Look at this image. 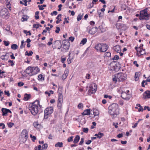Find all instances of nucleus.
Masks as SVG:
<instances>
[{
    "instance_id": "obj_46",
    "label": "nucleus",
    "mask_w": 150,
    "mask_h": 150,
    "mask_svg": "<svg viewBox=\"0 0 150 150\" xmlns=\"http://www.w3.org/2000/svg\"><path fill=\"white\" fill-rule=\"evenodd\" d=\"M135 49L136 50L137 52V55L138 57L140 56V55H139V53H138V52H139V50H138L139 49V47H135Z\"/></svg>"
},
{
    "instance_id": "obj_34",
    "label": "nucleus",
    "mask_w": 150,
    "mask_h": 150,
    "mask_svg": "<svg viewBox=\"0 0 150 150\" xmlns=\"http://www.w3.org/2000/svg\"><path fill=\"white\" fill-rule=\"evenodd\" d=\"M139 75L137 72H136L135 74L134 78L135 80L136 81H138L139 79Z\"/></svg>"
},
{
    "instance_id": "obj_52",
    "label": "nucleus",
    "mask_w": 150,
    "mask_h": 150,
    "mask_svg": "<svg viewBox=\"0 0 150 150\" xmlns=\"http://www.w3.org/2000/svg\"><path fill=\"white\" fill-rule=\"evenodd\" d=\"M123 136V134L122 133L119 134L117 136V137L119 138H120L122 137Z\"/></svg>"
},
{
    "instance_id": "obj_12",
    "label": "nucleus",
    "mask_w": 150,
    "mask_h": 150,
    "mask_svg": "<svg viewBox=\"0 0 150 150\" xmlns=\"http://www.w3.org/2000/svg\"><path fill=\"white\" fill-rule=\"evenodd\" d=\"M53 112V108L52 107L47 108L44 111L45 113H47L48 114H50Z\"/></svg>"
},
{
    "instance_id": "obj_41",
    "label": "nucleus",
    "mask_w": 150,
    "mask_h": 150,
    "mask_svg": "<svg viewBox=\"0 0 150 150\" xmlns=\"http://www.w3.org/2000/svg\"><path fill=\"white\" fill-rule=\"evenodd\" d=\"M39 27V23H38L36 24H34L33 25V28L37 29Z\"/></svg>"
},
{
    "instance_id": "obj_10",
    "label": "nucleus",
    "mask_w": 150,
    "mask_h": 150,
    "mask_svg": "<svg viewBox=\"0 0 150 150\" xmlns=\"http://www.w3.org/2000/svg\"><path fill=\"white\" fill-rule=\"evenodd\" d=\"M94 88L93 86H91L89 87L88 90V93L89 94H91L94 93L97 90L96 85V84L94 83Z\"/></svg>"
},
{
    "instance_id": "obj_56",
    "label": "nucleus",
    "mask_w": 150,
    "mask_h": 150,
    "mask_svg": "<svg viewBox=\"0 0 150 150\" xmlns=\"http://www.w3.org/2000/svg\"><path fill=\"white\" fill-rule=\"evenodd\" d=\"M4 92L5 93V95L7 96H9L10 94L9 93V92L8 91H4Z\"/></svg>"
},
{
    "instance_id": "obj_25",
    "label": "nucleus",
    "mask_w": 150,
    "mask_h": 150,
    "mask_svg": "<svg viewBox=\"0 0 150 150\" xmlns=\"http://www.w3.org/2000/svg\"><path fill=\"white\" fill-rule=\"evenodd\" d=\"M63 143L62 142H58L55 144V146L56 147H62L63 146Z\"/></svg>"
},
{
    "instance_id": "obj_6",
    "label": "nucleus",
    "mask_w": 150,
    "mask_h": 150,
    "mask_svg": "<svg viewBox=\"0 0 150 150\" xmlns=\"http://www.w3.org/2000/svg\"><path fill=\"white\" fill-rule=\"evenodd\" d=\"M0 16H4L6 19L9 18L10 14L8 12V9L6 8H3L0 11Z\"/></svg>"
},
{
    "instance_id": "obj_22",
    "label": "nucleus",
    "mask_w": 150,
    "mask_h": 150,
    "mask_svg": "<svg viewBox=\"0 0 150 150\" xmlns=\"http://www.w3.org/2000/svg\"><path fill=\"white\" fill-rule=\"evenodd\" d=\"M69 42H67V45H63L62 46V48L64 50H65V51H66L69 50Z\"/></svg>"
},
{
    "instance_id": "obj_64",
    "label": "nucleus",
    "mask_w": 150,
    "mask_h": 150,
    "mask_svg": "<svg viewBox=\"0 0 150 150\" xmlns=\"http://www.w3.org/2000/svg\"><path fill=\"white\" fill-rule=\"evenodd\" d=\"M62 103H57V106L58 108L60 109L61 108Z\"/></svg>"
},
{
    "instance_id": "obj_57",
    "label": "nucleus",
    "mask_w": 150,
    "mask_h": 150,
    "mask_svg": "<svg viewBox=\"0 0 150 150\" xmlns=\"http://www.w3.org/2000/svg\"><path fill=\"white\" fill-rule=\"evenodd\" d=\"M66 59V58L65 57L62 58L61 57V61L63 63H64V62L65 61Z\"/></svg>"
},
{
    "instance_id": "obj_29",
    "label": "nucleus",
    "mask_w": 150,
    "mask_h": 150,
    "mask_svg": "<svg viewBox=\"0 0 150 150\" xmlns=\"http://www.w3.org/2000/svg\"><path fill=\"white\" fill-rule=\"evenodd\" d=\"M18 47V46L16 44H13L11 45V48L13 50H15L17 49Z\"/></svg>"
},
{
    "instance_id": "obj_23",
    "label": "nucleus",
    "mask_w": 150,
    "mask_h": 150,
    "mask_svg": "<svg viewBox=\"0 0 150 150\" xmlns=\"http://www.w3.org/2000/svg\"><path fill=\"white\" fill-rule=\"evenodd\" d=\"M104 134L99 132L98 134H95V136L97 137V138L99 139L101 138L104 136Z\"/></svg>"
},
{
    "instance_id": "obj_53",
    "label": "nucleus",
    "mask_w": 150,
    "mask_h": 150,
    "mask_svg": "<svg viewBox=\"0 0 150 150\" xmlns=\"http://www.w3.org/2000/svg\"><path fill=\"white\" fill-rule=\"evenodd\" d=\"M22 133L25 135L28 134V132L26 129H24L22 132Z\"/></svg>"
},
{
    "instance_id": "obj_11",
    "label": "nucleus",
    "mask_w": 150,
    "mask_h": 150,
    "mask_svg": "<svg viewBox=\"0 0 150 150\" xmlns=\"http://www.w3.org/2000/svg\"><path fill=\"white\" fill-rule=\"evenodd\" d=\"M143 45L142 44H141L140 45V46L139 47V49H140L139 53L140 54V55H145L146 53L145 52V50L143 49Z\"/></svg>"
},
{
    "instance_id": "obj_20",
    "label": "nucleus",
    "mask_w": 150,
    "mask_h": 150,
    "mask_svg": "<svg viewBox=\"0 0 150 150\" xmlns=\"http://www.w3.org/2000/svg\"><path fill=\"white\" fill-rule=\"evenodd\" d=\"M31 97V95L30 94H28L27 93H25L24 94V96L23 98V100L25 101H27Z\"/></svg>"
},
{
    "instance_id": "obj_62",
    "label": "nucleus",
    "mask_w": 150,
    "mask_h": 150,
    "mask_svg": "<svg viewBox=\"0 0 150 150\" xmlns=\"http://www.w3.org/2000/svg\"><path fill=\"white\" fill-rule=\"evenodd\" d=\"M74 37L71 36L69 38V40L71 41V42H72L74 41Z\"/></svg>"
},
{
    "instance_id": "obj_9",
    "label": "nucleus",
    "mask_w": 150,
    "mask_h": 150,
    "mask_svg": "<svg viewBox=\"0 0 150 150\" xmlns=\"http://www.w3.org/2000/svg\"><path fill=\"white\" fill-rule=\"evenodd\" d=\"M121 97L123 99L126 100H128L131 98V96L127 94L126 92H122L121 93Z\"/></svg>"
},
{
    "instance_id": "obj_16",
    "label": "nucleus",
    "mask_w": 150,
    "mask_h": 150,
    "mask_svg": "<svg viewBox=\"0 0 150 150\" xmlns=\"http://www.w3.org/2000/svg\"><path fill=\"white\" fill-rule=\"evenodd\" d=\"M113 50L117 52H120L121 51L120 46L119 45H116L113 48Z\"/></svg>"
},
{
    "instance_id": "obj_44",
    "label": "nucleus",
    "mask_w": 150,
    "mask_h": 150,
    "mask_svg": "<svg viewBox=\"0 0 150 150\" xmlns=\"http://www.w3.org/2000/svg\"><path fill=\"white\" fill-rule=\"evenodd\" d=\"M69 70L68 69H66L64 71V74L66 75H68L69 73Z\"/></svg>"
},
{
    "instance_id": "obj_19",
    "label": "nucleus",
    "mask_w": 150,
    "mask_h": 150,
    "mask_svg": "<svg viewBox=\"0 0 150 150\" xmlns=\"http://www.w3.org/2000/svg\"><path fill=\"white\" fill-rule=\"evenodd\" d=\"M9 55L8 53H6L5 55H2L1 57V58L3 60H7L8 58Z\"/></svg>"
},
{
    "instance_id": "obj_1",
    "label": "nucleus",
    "mask_w": 150,
    "mask_h": 150,
    "mask_svg": "<svg viewBox=\"0 0 150 150\" xmlns=\"http://www.w3.org/2000/svg\"><path fill=\"white\" fill-rule=\"evenodd\" d=\"M32 103L31 106L29 107V109L31 114L34 115H35L39 111L41 106L39 104L38 100H36Z\"/></svg>"
},
{
    "instance_id": "obj_39",
    "label": "nucleus",
    "mask_w": 150,
    "mask_h": 150,
    "mask_svg": "<svg viewBox=\"0 0 150 150\" xmlns=\"http://www.w3.org/2000/svg\"><path fill=\"white\" fill-rule=\"evenodd\" d=\"M30 137L32 139V140L33 142H35V140L36 139V137L34 136H33L32 134L30 135Z\"/></svg>"
},
{
    "instance_id": "obj_14",
    "label": "nucleus",
    "mask_w": 150,
    "mask_h": 150,
    "mask_svg": "<svg viewBox=\"0 0 150 150\" xmlns=\"http://www.w3.org/2000/svg\"><path fill=\"white\" fill-rule=\"evenodd\" d=\"M71 54L69 52V58L67 59L68 64H70L72 61V60L74 58V55H71Z\"/></svg>"
},
{
    "instance_id": "obj_49",
    "label": "nucleus",
    "mask_w": 150,
    "mask_h": 150,
    "mask_svg": "<svg viewBox=\"0 0 150 150\" xmlns=\"http://www.w3.org/2000/svg\"><path fill=\"white\" fill-rule=\"evenodd\" d=\"M6 6L9 9V10H11V4L10 3L8 2V3H7L6 4Z\"/></svg>"
},
{
    "instance_id": "obj_18",
    "label": "nucleus",
    "mask_w": 150,
    "mask_h": 150,
    "mask_svg": "<svg viewBox=\"0 0 150 150\" xmlns=\"http://www.w3.org/2000/svg\"><path fill=\"white\" fill-rule=\"evenodd\" d=\"M1 111L2 112V116H4L7 115V113H8L7 109L2 108L1 109Z\"/></svg>"
},
{
    "instance_id": "obj_61",
    "label": "nucleus",
    "mask_w": 150,
    "mask_h": 150,
    "mask_svg": "<svg viewBox=\"0 0 150 150\" xmlns=\"http://www.w3.org/2000/svg\"><path fill=\"white\" fill-rule=\"evenodd\" d=\"M146 109H147L149 111H150V108L148 106H144V110H146Z\"/></svg>"
},
{
    "instance_id": "obj_27",
    "label": "nucleus",
    "mask_w": 150,
    "mask_h": 150,
    "mask_svg": "<svg viewBox=\"0 0 150 150\" xmlns=\"http://www.w3.org/2000/svg\"><path fill=\"white\" fill-rule=\"evenodd\" d=\"M87 41V39L85 38H83L82 39V40L81 41V42L80 43V45H81V44H82V45H84L86 44Z\"/></svg>"
},
{
    "instance_id": "obj_47",
    "label": "nucleus",
    "mask_w": 150,
    "mask_h": 150,
    "mask_svg": "<svg viewBox=\"0 0 150 150\" xmlns=\"http://www.w3.org/2000/svg\"><path fill=\"white\" fill-rule=\"evenodd\" d=\"M88 129L87 128H83V131L85 133H87L88 132Z\"/></svg>"
},
{
    "instance_id": "obj_45",
    "label": "nucleus",
    "mask_w": 150,
    "mask_h": 150,
    "mask_svg": "<svg viewBox=\"0 0 150 150\" xmlns=\"http://www.w3.org/2000/svg\"><path fill=\"white\" fill-rule=\"evenodd\" d=\"M69 70L68 69H66L64 71V74L66 75H68L69 73Z\"/></svg>"
},
{
    "instance_id": "obj_31",
    "label": "nucleus",
    "mask_w": 150,
    "mask_h": 150,
    "mask_svg": "<svg viewBox=\"0 0 150 150\" xmlns=\"http://www.w3.org/2000/svg\"><path fill=\"white\" fill-rule=\"evenodd\" d=\"M25 42L24 40H23L21 41V45L20 46V48L21 49L23 48V47H25Z\"/></svg>"
},
{
    "instance_id": "obj_7",
    "label": "nucleus",
    "mask_w": 150,
    "mask_h": 150,
    "mask_svg": "<svg viewBox=\"0 0 150 150\" xmlns=\"http://www.w3.org/2000/svg\"><path fill=\"white\" fill-rule=\"evenodd\" d=\"M116 77L118 81H123L127 78L126 74L122 73H119L116 74Z\"/></svg>"
},
{
    "instance_id": "obj_24",
    "label": "nucleus",
    "mask_w": 150,
    "mask_h": 150,
    "mask_svg": "<svg viewBox=\"0 0 150 150\" xmlns=\"http://www.w3.org/2000/svg\"><path fill=\"white\" fill-rule=\"evenodd\" d=\"M127 8V10H129L130 8L128 7L126 4H122L121 6V8L122 10H126Z\"/></svg>"
},
{
    "instance_id": "obj_48",
    "label": "nucleus",
    "mask_w": 150,
    "mask_h": 150,
    "mask_svg": "<svg viewBox=\"0 0 150 150\" xmlns=\"http://www.w3.org/2000/svg\"><path fill=\"white\" fill-rule=\"evenodd\" d=\"M119 59V57L118 55H115L114 56V57L112 58L113 60H117Z\"/></svg>"
},
{
    "instance_id": "obj_28",
    "label": "nucleus",
    "mask_w": 150,
    "mask_h": 150,
    "mask_svg": "<svg viewBox=\"0 0 150 150\" xmlns=\"http://www.w3.org/2000/svg\"><path fill=\"white\" fill-rule=\"evenodd\" d=\"M93 113L94 114V116H97L99 114V111L97 109H94L93 110Z\"/></svg>"
},
{
    "instance_id": "obj_37",
    "label": "nucleus",
    "mask_w": 150,
    "mask_h": 150,
    "mask_svg": "<svg viewBox=\"0 0 150 150\" xmlns=\"http://www.w3.org/2000/svg\"><path fill=\"white\" fill-rule=\"evenodd\" d=\"M116 74L114 76V77L112 79V80L113 81H114L115 83H116V82L118 81V79L116 77Z\"/></svg>"
},
{
    "instance_id": "obj_17",
    "label": "nucleus",
    "mask_w": 150,
    "mask_h": 150,
    "mask_svg": "<svg viewBox=\"0 0 150 150\" xmlns=\"http://www.w3.org/2000/svg\"><path fill=\"white\" fill-rule=\"evenodd\" d=\"M90 109H88L84 110L83 112L82 113V115H89L90 114Z\"/></svg>"
},
{
    "instance_id": "obj_13",
    "label": "nucleus",
    "mask_w": 150,
    "mask_h": 150,
    "mask_svg": "<svg viewBox=\"0 0 150 150\" xmlns=\"http://www.w3.org/2000/svg\"><path fill=\"white\" fill-rule=\"evenodd\" d=\"M143 96V98L145 99L150 98V91H146L144 93Z\"/></svg>"
},
{
    "instance_id": "obj_43",
    "label": "nucleus",
    "mask_w": 150,
    "mask_h": 150,
    "mask_svg": "<svg viewBox=\"0 0 150 150\" xmlns=\"http://www.w3.org/2000/svg\"><path fill=\"white\" fill-rule=\"evenodd\" d=\"M73 137V136H71L70 137H69L67 139L68 142H71L72 141Z\"/></svg>"
},
{
    "instance_id": "obj_55",
    "label": "nucleus",
    "mask_w": 150,
    "mask_h": 150,
    "mask_svg": "<svg viewBox=\"0 0 150 150\" xmlns=\"http://www.w3.org/2000/svg\"><path fill=\"white\" fill-rule=\"evenodd\" d=\"M84 142V138H82L81 139V140L80 142L79 143V145H82V144Z\"/></svg>"
},
{
    "instance_id": "obj_3",
    "label": "nucleus",
    "mask_w": 150,
    "mask_h": 150,
    "mask_svg": "<svg viewBox=\"0 0 150 150\" xmlns=\"http://www.w3.org/2000/svg\"><path fill=\"white\" fill-rule=\"evenodd\" d=\"M40 71L39 69L36 66L35 67L29 66L25 70V72L29 76H31L37 74Z\"/></svg>"
},
{
    "instance_id": "obj_50",
    "label": "nucleus",
    "mask_w": 150,
    "mask_h": 150,
    "mask_svg": "<svg viewBox=\"0 0 150 150\" xmlns=\"http://www.w3.org/2000/svg\"><path fill=\"white\" fill-rule=\"evenodd\" d=\"M63 96L61 92H59L58 99H62Z\"/></svg>"
},
{
    "instance_id": "obj_51",
    "label": "nucleus",
    "mask_w": 150,
    "mask_h": 150,
    "mask_svg": "<svg viewBox=\"0 0 150 150\" xmlns=\"http://www.w3.org/2000/svg\"><path fill=\"white\" fill-rule=\"evenodd\" d=\"M56 28L57 29L55 30V32L57 33H58L60 31V29L59 27L57 26L56 27Z\"/></svg>"
},
{
    "instance_id": "obj_63",
    "label": "nucleus",
    "mask_w": 150,
    "mask_h": 150,
    "mask_svg": "<svg viewBox=\"0 0 150 150\" xmlns=\"http://www.w3.org/2000/svg\"><path fill=\"white\" fill-rule=\"evenodd\" d=\"M91 140H88L86 142V144L87 145L91 143Z\"/></svg>"
},
{
    "instance_id": "obj_60",
    "label": "nucleus",
    "mask_w": 150,
    "mask_h": 150,
    "mask_svg": "<svg viewBox=\"0 0 150 150\" xmlns=\"http://www.w3.org/2000/svg\"><path fill=\"white\" fill-rule=\"evenodd\" d=\"M49 114H48V113H44V118L47 119L48 118V115Z\"/></svg>"
},
{
    "instance_id": "obj_32",
    "label": "nucleus",
    "mask_w": 150,
    "mask_h": 150,
    "mask_svg": "<svg viewBox=\"0 0 150 150\" xmlns=\"http://www.w3.org/2000/svg\"><path fill=\"white\" fill-rule=\"evenodd\" d=\"M111 53L110 52H106L104 54L105 57H110L111 56Z\"/></svg>"
},
{
    "instance_id": "obj_36",
    "label": "nucleus",
    "mask_w": 150,
    "mask_h": 150,
    "mask_svg": "<svg viewBox=\"0 0 150 150\" xmlns=\"http://www.w3.org/2000/svg\"><path fill=\"white\" fill-rule=\"evenodd\" d=\"M38 79L41 81L44 80V77L41 74H40L38 76Z\"/></svg>"
},
{
    "instance_id": "obj_42",
    "label": "nucleus",
    "mask_w": 150,
    "mask_h": 150,
    "mask_svg": "<svg viewBox=\"0 0 150 150\" xmlns=\"http://www.w3.org/2000/svg\"><path fill=\"white\" fill-rule=\"evenodd\" d=\"M7 125L9 127L11 128L14 125V124L12 122L8 123Z\"/></svg>"
},
{
    "instance_id": "obj_40",
    "label": "nucleus",
    "mask_w": 150,
    "mask_h": 150,
    "mask_svg": "<svg viewBox=\"0 0 150 150\" xmlns=\"http://www.w3.org/2000/svg\"><path fill=\"white\" fill-rule=\"evenodd\" d=\"M4 43V45L6 46H7L9 45V42L8 41H6L4 40L3 41Z\"/></svg>"
},
{
    "instance_id": "obj_30",
    "label": "nucleus",
    "mask_w": 150,
    "mask_h": 150,
    "mask_svg": "<svg viewBox=\"0 0 150 150\" xmlns=\"http://www.w3.org/2000/svg\"><path fill=\"white\" fill-rule=\"evenodd\" d=\"M25 55L28 56H31L33 54V52L32 51H30L28 52V51L25 52Z\"/></svg>"
},
{
    "instance_id": "obj_15",
    "label": "nucleus",
    "mask_w": 150,
    "mask_h": 150,
    "mask_svg": "<svg viewBox=\"0 0 150 150\" xmlns=\"http://www.w3.org/2000/svg\"><path fill=\"white\" fill-rule=\"evenodd\" d=\"M120 66H112L110 68V70L115 71V72H117L120 69Z\"/></svg>"
},
{
    "instance_id": "obj_5",
    "label": "nucleus",
    "mask_w": 150,
    "mask_h": 150,
    "mask_svg": "<svg viewBox=\"0 0 150 150\" xmlns=\"http://www.w3.org/2000/svg\"><path fill=\"white\" fill-rule=\"evenodd\" d=\"M148 9L146 8L143 10L140 11V16L139 19L140 20L145 19L147 20H149L150 15L148 14L147 12Z\"/></svg>"
},
{
    "instance_id": "obj_26",
    "label": "nucleus",
    "mask_w": 150,
    "mask_h": 150,
    "mask_svg": "<svg viewBox=\"0 0 150 150\" xmlns=\"http://www.w3.org/2000/svg\"><path fill=\"white\" fill-rule=\"evenodd\" d=\"M83 13L82 14L80 13L79 14L77 17V20L78 21H79L82 18V17L83 16Z\"/></svg>"
},
{
    "instance_id": "obj_2",
    "label": "nucleus",
    "mask_w": 150,
    "mask_h": 150,
    "mask_svg": "<svg viewBox=\"0 0 150 150\" xmlns=\"http://www.w3.org/2000/svg\"><path fill=\"white\" fill-rule=\"evenodd\" d=\"M109 113L112 115H116L119 113V109L118 105L116 103L112 104L108 108Z\"/></svg>"
},
{
    "instance_id": "obj_4",
    "label": "nucleus",
    "mask_w": 150,
    "mask_h": 150,
    "mask_svg": "<svg viewBox=\"0 0 150 150\" xmlns=\"http://www.w3.org/2000/svg\"><path fill=\"white\" fill-rule=\"evenodd\" d=\"M108 47L106 44L98 43L96 44L95 48L97 51L100 52H105L108 50Z\"/></svg>"
},
{
    "instance_id": "obj_58",
    "label": "nucleus",
    "mask_w": 150,
    "mask_h": 150,
    "mask_svg": "<svg viewBox=\"0 0 150 150\" xmlns=\"http://www.w3.org/2000/svg\"><path fill=\"white\" fill-rule=\"evenodd\" d=\"M24 84V83H23L20 82H19L18 83V86H23V85Z\"/></svg>"
},
{
    "instance_id": "obj_54",
    "label": "nucleus",
    "mask_w": 150,
    "mask_h": 150,
    "mask_svg": "<svg viewBox=\"0 0 150 150\" xmlns=\"http://www.w3.org/2000/svg\"><path fill=\"white\" fill-rule=\"evenodd\" d=\"M78 107L79 109H81L83 107V104L81 103H79L78 105Z\"/></svg>"
},
{
    "instance_id": "obj_8",
    "label": "nucleus",
    "mask_w": 150,
    "mask_h": 150,
    "mask_svg": "<svg viewBox=\"0 0 150 150\" xmlns=\"http://www.w3.org/2000/svg\"><path fill=\"white\" fill-rule=\"evenodd\" d=\"M97 29L96 27H93L92 26H88L87 28V31L90 34H93L97 31Z\"/></svg>"
},
{
    "instance_id": "obj_59",
    "label": "nucleus",
    "mask_w": 150,
    "mask_h": 150,
    "mask_svg": "<svg viewBox=\"0 0 150 150\" xmlns=\"http://www.w3.org/2000/svg\"><path fill=\"white\" fill-rule=\"evenodd\" d=\"M57 14V12L56 11H53V12H52V13H51V15L52 16H53V15H56Z\"/></svg>"
},
{
    "instance_id": "obj_33",
    "label": "nucleus",
    "mask_w": 150,
    "mask_h": 150,
    "mask_svg": "<svg viewBox=\"0 0 150 150\" xmlns=\"http://www.w3.org/2000/svg\"><path fill=\"white\" fill-rule=\"evenodd\" d=\"M34 126L36 128H39L38 126H40V125L38 124V122H35L33 124Z\"/></svg>"
},
{
    "instance_id": "obj_38",
    "label": "nucleus",
    "mask_w": 150,
    "mask_h": 150,
    "mask_svg": "<svg viewBox=\"0 0 150 150\" xmlns=\"http://www.w3.org/2000/svg\"><path fill=\"white\" fill-rule=\"evenodd\" d=\"M47 147L48 144L46 143L45 144L42 146V149H47Z\"/></svg>"
},
{
    "instance_id": "obj_21",
    "label": "nucleus",
    "mask_w": 150,
    "mask_h": 150,
    "mask_svg": "<svg viewBox=\"0 0 150 150\" xmlns=\"http://www.w3.org/2000/svg\"><path fill=\"white\" fill-rule=\"evenodd\" d=\"M80 139V136L78 135H77L76 136L75 138L74 139L73 141V143L74 144H76L79 141Z\"/></svg>"
},
{
    "instance_id": "obj_35",
    "label": "nucleus",
    "mask_w": 150,
    "mask_h": 150,
    "mask_svg": "<svg viewBox=\"0 0 150 150\" xmlns=\"http://www.w3.org/2000/svg\"><path fill=\"white\" fill-rule=\"evenodd\" d=\"M39 12L38 11H37L35 13V18L36 19H39V17L38 15Z\"/></svg>"
}]
</instances>
